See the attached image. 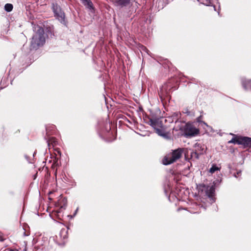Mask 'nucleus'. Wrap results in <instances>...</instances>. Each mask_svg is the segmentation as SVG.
Returning a JSON list of instances; mask_svg holds the SVG:
<instances>
[{
	"label": "nucleus",
	"instance_id": "nucleus-28",
	"mask_svg": "<svg viewBox=\"0 0 251 251\" xmlns=\"http://www.w3.org/2000/svg\"><path fill=\"white\" fill-rule=\"evenodd\" d=\"M78 209V208H77V209H76L75 211V214H76V213L77 212V210Z\"/></svg>",
	"mask_w": 251,
	"mask_h": 251
},
{
	"label": "nucleus",
	"instance_id": "nucleus-6",
	"mask_svg": "<svg viewBox=\"0 0 251 251\" xmlns=\"http://www.w3.org/2000/svg\"><path fill=\"white\" fill-rule=\"evenodd\" d=\"M134 1L135 0H112V2L115 6L123 8L131 7Z\"/></svg>",
	"mask_w": 251,
	"mask_h": 251
},
{
	"label": "nucleus",
	"instance_id": "nucleus-4",
	"mask_svg": "<svg viewBox=\"0 0 251 251\" xmlns=\"http://www.w3.org/2000/svg\"><path fill=\"white\" fill-rule=\"evenodd\" d=\"M183 151V149L182 148H178L174 150L170 156L169 155L164 158L163 160V164L165 165L171 164L180 158L182 155Z\"/></svg>",
	"mask_w": 251,
	"mask_h": 251
},
{
	"label": "nucleus",
	"instance_id": "nucleus-21",
	"mask_svg": "<svg viewBox=\"0 0 251 251\" xmlns=\"http://www.w3.org/2000/svg\"><path fill=\"white\" fill-rule=\"evenodd\" d=\"M4 240L2 236L0 234V241L2 242Z\"/></svg>",
	"mask_w": 251,
	"mask_h": 251
},
{
	"label": "nucleus",
	"instance_id": "nucleus-26",
	"mask_svg": "<svg viewBox=\"0 0 251 251\" xmlns=\"http://www.w3.org/2000/svg\"><path fill=\"white\" fill-rule=\"evenodd\" d=\"M200 118H201V116H200V117H198V118H197V121H198V122H200Z\"/></svg>",
	"mask_w": 251,
	"mask_h": 251
},
{
	"label": "nucleus",
	"instance_id": "nucleus-9",
	"mask_svg": "<svg viewBox=\"0 0 251 251\" xmlns=\"http://www.w3.org/2000/svg\"><path fill=\"white\" fill-rule=\"evenodd\" d=\"M68 237L67 230L66 228H62L60 231L58 236H56V243L58 244L64 243V240Z\"/></svg>",
	"mask_w": 251,
	"mask_h": 251
},
{
	"label": "nucleus",
	"instance_id": "nucleus-1",
	"mask_svg": "<svg viewBox=\"0 0 251 251\" xmlns=\"http://www.w3.org/2000/svg\"><path fill=\"white\" fill-rule=\"evenodd\" d=\"M45 43V37L44 29L40 26L37 27V31L33 34L31 43L30 50H36L42 46Z\"/></svg>",
	"mask_w": 251,
	"mask_h": 251
},
{
	"label": "nucleus",
	"instance_id": "nucleus-11",
	"mask_svg": "<svg viewBox=\"0 0 251 251\" xmlns=\"http://www.w3.org/2000/svg\"><path fill=\"white\" fill-rule=\"evenodd\" d=\"M156 133L160 136L163 137L164 138H168V135L166 132L165 126L163 125L162 127H159L155 130Z\"/></svg>",
	"mask_w": 251,
	"mask_h": 251
},
{
	"label": "nucleus",
	"instance_id": "nucleus-22",
	"mask_svg": "<svg viewBox=\"0 0 251 251\" xmlns=\"http://www.w3.org/2000/svg\"><path fill=\"white\" fill-rule=\"evenodd\" d=\"M227 167H228V168L229 170H231V165H230V164H228V165H227Z\"/></svg>",
	"mask_w": 251,
	"mask_h": 251
},
{
	"label": "nucleus",
	"instance_id": "nucleus-23",
	"mask_svg": "<svg viewBox=\"0 0 251 251\" xmlns=\"http://www.w3.org/2000/svg\"><path fill=\"white\" fill-rule=\"evenodd\" d=\"M25 158H26V160H27L29 162H30V161L28 160V158L27 156L26 155H25Z\"/></svg>",
	"mask_w": 251,
	"mask_h": 251
},
{
	"label": "nucleus",
	"instance_id": "nucleus-12",
	"mask_svg": "<svg viewBox=\"0 0 251 251\" xmlns=\"http://www.w3.org/2000/svg\"><path fill=\"white\" fill-rule=\"evenodd\" d=\"M46 140H47L46 142L48 144L49 149L50 148L51 145H52V147H53L54 146L56 145L57 144L56 139L53 137H48V138H46Z\"/></svg>",
	"mask_w": 251,
	"mask_h": 251
},
{
	"label": "nucleus",
	"instance_id": "nucleus-2",
	"mask_svg": "<svg viewBox=\"0 0 251 251\" xmlns=\"http://www.w3.org/2000/svg\"><path fill=\"white\" fill-rule=\"evenodd\" d=\"M199 194L201 196L208 197L211 202H214L213 195L215 188L213 185L209 186L204 184H201L197 186Z\"/></svg>",
	"mask_w": 251,
	"mask_h": 251
},
{
	"label": "nucleus",
	"instance_id": "nucleus-25",
	"mask_svg": "<svg viewBox=\"0 0 251 251\" xmlns=\"http://www.w3.org/2000/svg\"><path fill=\"white\" fill-rule=\"evenodd\" d=\"M24 236H28V234H26V233H25V232H24Z\"/></svg>",
	"mask_w": 251,
	"mask_h": 251
},
{
	"label": "nucleus",
	"instance_id": "nucleus-20",
	"mask_svg": "<svg viewBox=\"0 0 251 251\" xmlns=\"http://www.w3.org/2000/svg\"><path fill=\"white\" fill-rule=\"evenodd\" d=\"M241 173V171L237 172L236 174H234V176L235 177H237V175H239V174H240Z\"/></svg>",
	"mask_w": 251,
	"mask_h": 251
},
{
	"label": "nucleus",
	"instance_id": "nucleus-30",
	"mask_svg": "<svg viewBox=\"0 0 251 251\" xmlns=\"http://www.w3.org/2000/svg\"><path fill=\"white\" fill-rule=\"evenodd\" d=\"M24 251H26V249H25L24 250Z\"/></svg>",
	"mask_w": 251,
	"mask_h": 251
},
{
	"label": "nucleus",
	"instance_id": "nucleus-19",
	"mask_svg": "<svg viewBox=\"0 0 251 251\" xmlns=\"http://www.w3.org/2000/svg\"><path fill=\"white\" fill-rule=\"evenodd\" d=\"M141 50L143 51H145L148 52V50L145 46H142L141 47Z\"/></svg>",
	"mask_w": 251,
	"mask_h": 251
},
{
	"label": "nucleus",
	"instance_id": "nucleus-24",
	"mask_svg": "<svg viewBox=\"0 0 251 251\" xmlns=\"http://www.w3.org/2000/svg\"><path fill=\"white\" fill-rule=\"evenodd\" d=\"M220 5H219V9L218 10V13L219 15H220Z\"/></svg>",
	"mask_w": 251,
	"mask_h": 251
},
{
	"label": "nucleus",
	"instance_id": "nucleus-17",
	"mask_svg": "<svg viewBox=\"0 0 251 251\" xmlns=\"http://www.w3.org/2000/svg\"><path fill=\"white\" fill-rule=\"evenodd\" d=\"M200 153H198L197 151H193L191 153V156L192 157H194L196 159H198L199 158Z\"/></svg>",
	"mask_w": 251,
	"mask_h": 251
},
{
	"label": "nucleus",
	"instance_id": "nucleus-18",
	"mask_svg": "<svg viewBox=\"0 0 251 251\" xmlns=\"http://www.w3.org/2000/svg\"><path fill=\"white\" fill-rule=\"evenodd\" d=\"M238 140V139H235L234 138H232V139L228 141V143H234L237 144V141Z\"/></svg>",
	"mask_w": 251,
	"mask_h": 251
},
{
	"label": "nucleus",
	"instance_id": "nucleus-7",
	"mask_svg": "<svg viewBox=\"0 0 251 251\" xmlns=\"http://www.w3.org/2000/svg\"><path fill=\"white\" fill-rule=\"evenodd\" d=\"M148 124L155 130L162 127L163 124L160 118H149Z\"/></svg>",
	"mask_w": 251,
	"mask_h": 251
},
{
	"label": "nucleus",
	"instance_id": "nucleus-29",
	"mask_svg": "<svg viewBox=\"0 0 251 251\" xmlns=\"http://www.w3.org/2000/svg\"><path fill=\"white\" fill-rule=\"evenodd\" d=\"M185 113H187L188 115H189V113H190V112H189V111H186Z\"/></svg>",
	"mask_w": 251,
	"mask_h": 251
},
{
	"label": "nucleus",
	"instance_id": "nucleus-8",
	"mask_svg": "<svg viewBox=\"0 0 251 251\" xmlns=\"http://www.w3.org/2000/svg\"><path fill=\"white\" fill-rule=\"evenodd\" d=\"M237 144L243 145L245 148L251 147V138L241 136L238 138Z\"/></svg>",
	"mask_w": 251,
	"mask_h": 251
},
{
	"label": "nucleus",
	"instance_id": "nucleus-15",
	"mask_svg": "<svg viewBox=\"0 0 251 251\" xmlns=\"http://www.w3.org/2000/svg\"><path fill=\"white\" fill-rule=\"evenodd\" d=\"M220 168L217 166L216 164H212L211 167L209 169V172L213 174L217 171H220Z\"/></svg>",
	"mask_w": 251,
	"mask_h": 251
},
{
	"label": "nucleus",
	"instance_id": "nucleus-27",
	"mask_svg": "<svg viewBox=\"0 0 251 251\" xmlns=\"http://www.w3.org/2000/svg\"><path fill=\"white\" fill-rule=\"evenodd\" d=\"M204 125H205V126H208V125L206 124V123H205V122H202Z\"/></svg>",
	"mask_w": 251,
	"mask_h": 251
},
{
	"label": "nucleus",
	"instance_id": "nucleus-31",
	"mask_svg": "<svg viewBox=\"0 0 251 251\" xmlns=\"http://www.w3.org/2000/svg\"><path fill=\"white\" fill-rule=\"evenodd\" d=\"M11 251H14V250H11Z\"/></svg>",
	"mask_w": 251,
	"mask_h": 251
},
{
	"label": "nucleus",
	"instance_id": "nucleus-3",
	"mask_svg": "<svg viewBox=\"0 0 251 251\" xmlns=\"http://www.w3.org/2000/svg\"><path fill=\"white\" fill-rule=\"evenodd\" d=\"M52 9L55 18L62 24L67 26V22L65 18V14L61 7L57 3L52 4Z\"/></svg>",
	"mask_w": 251,
	"mask_h": 251
},
{
	"label": "nucleus",
	"instance_id": "nucleus-13",
	"mask_svg": "<svg viewBox=\"0 0 251 251\" xmlns=\"http://www.w3.org/2000/svg\"><path fill=\"white\" fill-rule=\"evenodd\" d=\"M81 2L86 8L89 10L94 9L93 4L91 0H81Z\"/></svg>",
	"mask_w": 251,
	"mask_h": 251
},
{
	"label": "nucleus",
	"instance_id": "nucleus-16",
	"mask_svg": "<svg viewBox=\"0 0 251 251\" xmlns=\"http://www.w3.org/2000/svg\"><path fill=\"white\" fill-rule=\"evenodd\" d=\"M13 5L11 3H6L4 5V10L8 12H11L13 9Z\"/></svg>",
	"mask_w": 251,
	"mask_h": 251
},
{
	"label": "nucleus",
	"instance_id": "nucleus-10",
	"mask_svg": "<svg viewBox=\"0 0 251 251\" xmlns=\"http://www.w3.org/2000/svg\"><path fill=\"white\" fill-rule=\"evenodd\" d=\"M171 86H169L168 83H165L160 88L159 95L161 98L165 96L168 93L170 89Z\"/></svg>",
	"mask_w": 251,
	"mask_h": 251
},
{
	"label": "nucleus",
	"instance_id": "nucleus-14",
	"mask_svg": "<svg viewBox=\"0 0 251 251\" xmlns=\"http://www.w3.org/2000/svg\"><path fill=\"white\" fill-rule=\"evenodd\" d=\"M201 3L206 6H212L213 7L214 10L216 11L215 6L212 4L210 0H204Z\"/></svg>",
	"mask_w": 251,
	"mask_h": 251
},
{
	"label": "nucleus",
	"instance_id": "nucleus-5",
	"mask_svg": "<svg viewBox=\"0 0 251 251\" xmlns=\"http://www.w3.org/2000/svg\"><path fill=\"white\" fill-rule=\"evenodd\" d=\"M199 132L198 129L192 125L186 124L184 129V135L186 137H192L197 135Z\"/></svg>",
	"mask_w": 251,
	"mask_h": 251
}]
</instances>
